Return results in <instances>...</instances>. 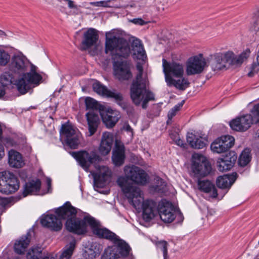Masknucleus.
Listing matches in <instances>:
<instances>
[{
	"label": "nucleus",
	"instance_id": "obj_40",
	"mask_svg": "<svg viewBox=\"0 0 259 259\" xmlns=\"http://www.w3.org/2000/svg\"><path fill=\"white\" fill-rule=\"evenodd\" d=\"M75 248V243L71 242L66 245L60 255V259H70Z\"/></svg>",
	"mask_w": 259,
	"mask_h": 259
},
{
	"label": "nucleus",
	"instance_id": "obj_7",
	"mask_svg": "<svg viewBox=\"0 0 259 259\" xmlns=\"http://www.w3.org/2000/svg\"><path fill=\"white\" fill-rule=\"evenodd\" d=\"M113 242L114 245L105 250L101 259H120L130 254L131 248L124 241L118 237Z\"/></svg>",
	"mask_w": 259,
	"mask_h": 259
},
{
	"label": "nucleus",
	"instance_id": "obj_24",
	"mask_svg": "<svg viewBox=\"0 0 259 259\" xmlns=\"http://www.w3.org/2000/svg\"><path fill=\"white\" fill-rule=\"evenodd\" d=\"M124 158V147L123 144L116 141L115 148L113 151L112 161L115 165L120 166L123 163Z\"/></svg>",
	"mask_w": 259,
	"mask_h": 259
},
{
	"label": "nucleus",
	"instance_id": "obj_31",
	"mask_svg": "<svg viewBox=\"0 0 259 259\" xmlns=\"http://www.w3.org/2000/svg\"><path fill=\"white\" fill-rule=\"evenodd\" d=\"M236 173L232 175H224L218 178L216 182L217 186L221 189L229 188L236 180Z\"/></svg>",
	"mask_w": 259,
	"mask_h": 259
},
{
	"label": "nucleus",
	"instance_id": "obj_26",
	"mask_svg": "<svg viewBox=\"0 0 259 259\" xmlns=\"http://www.w3.org/2000/svg\"><path fill=\"white\" fill-rule=\"evenodd\" d=\"M8 162L11 167L15 168L21 167L24 164L21 154L14 150L9 151Z\"/></svg>",
	"mask_w": 259,
	"mask_h": 259
},
{
	"label": "nucleus",
	"instance_id": "obj_36",
	"mask_svg": "<svg viewBox=\"0 0 259 259\" xmlns=\"http://www.w3.org/2000/svg\"><path fill=\"white\" fill-rule=\"evenodd\" d=\"M60 132L61 136L62 137H64L65 139L70 138L71 137L74 136V135L78 133L72 125L67 123L62 125Z\"/></svg>",
	"mask_w": 259,
	"mask_h": 259
},
{
	"label": "nucleus",
	"instance_id": "obj_32",
	"mask_svg": "<svg viewBox=\"0 0 259 259\" xmlns=\"http://www.w3.org/2000/svg\"><path fill=\"white\" fill-rule=\"evenodd\" d=\"M198 187L200 190L205 193H211V196L213 198L218 196L217 189L214 185L208 180L198 181Z\"/></svg>",
	"mask_w": 259,
	"mask_h": 259
},
{
	"label": "nucleus",
	"instance_id": "obj_30",
	"mask_svg": "<svg viewBox=\"0 0 259 259\" xmlns=\"http://www.w3.org/2000/svg\"><path fill=\"white\" fill-rule=\"evenodd\" d=\"M41 181L39 179L33 180L26 183L23 192L24 197L29 194H36L39 191Z\"/></svg>",
	"mask_w": 259,
	"mask_h": 259
},
{
	"label": "nucleus",
	"instance_id": "obj_2",
	"mask_svg": "<svg viewBox=\"0 0 259 259\" xmlns=\"http://www.w3.org/2000/svg\"><path fill=\"white\" fill-rule=\"evenodd\" d=\"M9 68L11 71L18 74H23L16 83L17 90L21 94H25L31 88L32 84H38L42 79L37 71V67L30 63L22 54H15L11 58Z\"/></svg>",
	"mask_w": 259,
	"mask_h": 259
},
{
	"label": "nucleus",
	"instance_id": "obj_64",
	"mask_svg": "<svg viewBox=\"0 0 259 259\" xmlns=\"http://www.w3.org/2000/svg\"><path fill=\"white\" fill-rule=\"evenodd\" d=\"M256 135L258 137H259V129L256 131Z\"/></svg>",
	"mask_w": 259,
	"mask_h": 259
},
{
	"label": "nucleus",
	"instance_id": "obj_34",
	"mask_svg": "<svg viewBox=\"0 0 259 259\" xmlns=\"http://www.w3.org/2000/svg\"><path fill=\"white\" fill-rule=\"evenodd\" d=\"M213 61L211 65L214 71L221 70L226 67L222 53H215L213 55Z\"/></svg>",
	"mask_w": 259,
	"mask_h": 259
},
{
	"label": "nucleus",
	"instance_id": "obj_60",
	"mask_svg": "<svg viewBox=\"0 0 259 259\" xmlns=\"http://www.w3.org/2000/svg\"><path fill=\"white\" fill-rule=\"evenodd\" d=\"M5 152L3 146L0 144V159L4 156Z\"/></svg>",
	"mask_w": 259,
	"mask_h": 259
},
{
	"label": "nucleus",
	"instance_id": "obj_56",
	"mask_svg": "<svg viewBox=\"0 0 259 259\" xmlns=\"http://www.w3.org/2000/svg\"><path fill=\"white\" fill-rule=\"evenodd\" d=\"M176 143L177 145H178V146H180L181 147H184V141L181 140L179 137H178L176 140Z\"/></svg>",
	"mask_w": 259,
	"mask_h": 259
},
{
	"label": "nucleus",
	"instance_id": "obj_5",
	"mask_svg": "<svg viewBox=\"0 0 259 259\" xmlns=\"http://www.w3.org/2000/svg\"><path fill=\"white\" fill-rule=\"evenodd\" d=\"M55 213L58 217L54 214H49L45 215L41 219L40 223L42 226L55 231H60L62 228L61 219H68V220H76L74 219L77 211L70 202H67L65 204L55 210Z\"/></svg>",
	"mask_w": 259,
	"mask_h": 259
},
{
	"label": "nucleus",
	"instance_id": "obj_58",
	"mask_svg": "<svg viewBox=\"0 0 259 259\" xmlns=\"http://www.w3.org/2000/svg\"><path fill=\"white\" fill-rule=\"evenodd\" d=\"M90 5L95 7H102V1L99 2H91Z\"/></svg>",
	"mask_w": 259,
	"mask_h": 259
},
{
	"label": "nucleus",
	"instance_id": "obj_38",
	"mask_svg": "<svg viewBox=\"0 0 259 259\" xmlns=\"http://www.w3.org/2000/svg\"><path fill=\"white\" fill-rule=\"evenodd\" d=\"M109 98H113L116 103L121 107L123 110L127 108V104L128 103L123 100L122 96L120 93L113 91Z\"/></svg>",
	"mask_w": 259,
	"mask_h": 259
},
{
	"label": "nucleus",
	"instance_id": "obj_11",
	"mask_svg": "<svg viewBox=\"0 0 259 259\" xmlns=\"http://www.w3.org/2000/svg\"><path fill=\"white\" fill-rule=\"evenodd\" d=\"M136 209H142V217L146 222H149L153 219L158 213L159 209L156 202L153 200L147 199L144 200V194H143V199L140 202V205L139 207L135 206L132 201H128Z\"/></svg>",
	"mask_w": 259,
	"mask_h": 259
},
{
	"label": "nucleus",
	"instance_id": "obj_4",
	"mask_svg": "<svg viewBox=\"0 0 259 259\" xmlns=\"http://www.w3.org/2000/svg\"><path fill=\"white\" fill-rule=\"evenodd\" d=\"M88 224L94 234L100 238H104L113 242L118 236L106 228H101L100 223L90 215L84 217L83 219L70 220L66 221V227L69 232L77 234H83L87 231Z\"/></svg>",
	"mask_w": 259,
	"mask_h": 259
},
{
	"label": "nucleus",
	"instance_id": "obj_25",
	"mask_svg": "<svg viewBox=\"0 0 259 259\" xmlns=\"http://www.w3.org/2000/svg\"><path fill=\"white\" fill-rule=\"evenodd\" d=\"M31 235L27 233L17 240L14 244V250L17 254H24L30 241Z\"/></svg>",
	"mask_w": 259,
	"mask_h": 259
},
{
	"label": "nucleus",
	"instance_id": "obj_19",
	"mask_svg": "<svg viewBox=\"0 0 259 259\" xmlns=\"http://www.w3.org/2000/svg\"><path fill=\"white\" fill-rule=\"evenodd\" d=\"M158 214L161 220L164 223H171L176 218V211L174 206L169 202L163 203L161 205Z\"/></svg>",
	"mask_w": 259,
	"mask_h": 259
},
{
	"label": "nucleus",
	"instance_id": "obj_15",
	"mask_svg": "<svg viewBox=\"0 0 259 259\" xmlns=\"http://www.w3.org/2000/svg\"><path fill=\"white\" fill-rule=\"evenodd\" d=\"M114 73L119 80H128L132 76L130 63L127 61H115L113 64Z\"/></svg>",
	"mask_w": 259,
	"mask_h": 259
},
{
	"label": "nucleus",
	"instance_id": "obj_20",
	"mask_svg": "<svg viewBox=\"0 0 259 259\" xmlns=\"http://www.w3.org/2000/svg\"><path fill=\"white\" fill-rule=\"evenodd\" d=\"M99 39L98 31L94 28H89L83 34L82 50H86L95 45Z\"/></svg>",
	"mask_w": 259,
	"mask_h": 259
},
{
	"label": "nucleus",
	"instance_id": "obj_48",
	"mask_svg": "<svg viewBox=\"0 0 259 259\" xmlns=\"http://www.w3.org/2000/svg\"><path fill=\"white\" fill-rule=\"evenodd\" d=\"M250 115L255 122H259V103L254 105L251 110Z\"/></svg>",
	"mask_w": 259,
	"mask_h": 259
},
{
	"label": "nucleus",
	"instance_id": "obj_6",
	"mask_svg": "<svg viewBox=\"0 0 259 259\" xmlns=\"http://www.w3.org/2000/svg\"><path fill=\"white\" fill-rule=\"evenodd\" d=\"M105 52L106 54L109 53L114 59L117 57L126 58L131 54V48L125 39L108 32L106 34Z\"/></svg>",
	"mask_w": 259,
	"mask_h": 259
},
{
	"label": "nucleus",
	"instance_id": "obj_21",
	"mask_svg": "<svg viewBox=\"0 0 259 259\" xmlns=\"http://www.w3.org/2000/svg\"><path fill=\"white\" fill-rule=\"evenodd\" d=\"M114 140L113 134L109 132L103 133L101 143L99 148L100 153L103 155H106L110 152Z\"/></svg>",
	"mask_w": 259,
	"mask_h": 259
},
{
	"label": "nucleus",
	"instance_id": "obj_29",
	"mask_svg": "<svg viewBox=\"0 0 259 259\" xmlns=\"http://www.w3.org/2000/svg\"><path fill=\"white\" fill-rule=\"evenodd\" d=\"M133 58L137 60L145 61L147 56L141 41L138 39L133 42Z\"/></svg>",
	"mask_w": 259,
	"mask_h": 259
},
{
	"label": "nucleus",
	"instance_id": "obj_35",
	"mask_svg": "<svg viewBox=\"0 0 259 259\" xmlns=\"http://www.w3.org/2000/svg\"><path fill=\"white\" fill-rule=\"evenodd\" d=\"M93 88L94 91L98 94L107 97H109L110 95L113 92L112 91L109 90L99 81H96L93 83Z\"/></svg>",
	"mask_w": 259,
	"mask_h": 259
},
{
	"label": "nucleus",
	"instance_id": "obj_51",
	"mask_svg": "<svg viewBox=\"0 0 259 259\" xmlns=\"http://www.w3.org/2000/svg\"><path fill=\"white\" fill-rule=\"evenodd\" d=\"M68 3V7L69 9H77V6L74 4L73 1L71 0H64Z\"/></svg>",
	"mask_w": 259,
	"mask_h": 259
},
{
	"label": "nucleus",
	"instance_id": "obj_63",
	"mask_svg": "<svg viewBox=\"0 0 259 259\" xmlns=\"http://www.w3.org/2000/svg\"><path fill=\"white\" fill-rule=\"evenodd\" d=\"M6 36V34L4 31L0 30V36Z\"/></svg>",
	"mask_w": 259,
	"mask_h": 259
},
{
	"label": "nucleus",
	"instance_id": "obj_12",
	"mask_svg": "<svg viewBox=\"0 0 259 259\" xmlns=\"http://www.w3.org/2000/svg\"><path fill=\"white\" fill-rule=\"evenodd\" d=\"M206 66V62L202 54L190 58L186 64L187 75H193L201 73Z\"/></svg>",
	"mask_w": 259,
	"mask_h": 259
},
{
	"label": "nucleus",
	"instance_id": "obj_13",
	"mask_svg": "<svg viewBox=\"0 0 259 259\" xmlns=\"http://www.w3.org/2000/svg\"><path fill=\"white\" fill-rule=\"evenodd\" d=\"M162 66L165 74V81L169 77H179L184 75V68L182 64L175 62H168L165 59L162 60Z\"/></svg>",
	"mask_w": 259,
	"mask_h": 259
},
{
	"label": "nucleus",
	"instance_id": "obj_3",
	"mask_svg": "<svg viewBox=\"0 0 259 259\" xmlns=\"http://www.w3.org/2000/svg\"><path fill=\"white\" fill-rule=\"evenodd\" d=\"M136 67L138 72L131 87V97L135 104L139 105L142 103V108L145 109L149 101L155 100V97L149 89L147 75H143L142 65L138 63Z\"/></svg>",
	"mask_w": 259,
	"mask_h": 259
},
{
	"label": "nucleus",
	"instance_id": "obj_52",
	"mask_svg": "<svg viewBox=\"0 0 259 259\" xmlns=\"http://www.w3.org/2000/svg\"><path fill=\"white\" fill-rule=\"evenodd\" d=\"M123 110L125 111L128 115H131L134 114V109L132 106L129 104H127V108L124 109Z\"/></svg>",
	"mask_w": 259,
	"mask_h": 259
},
{
	"label": "nucleus",
	"instance_id": "obj_42",
	"mask_svg": "<svg viewBox=\"0 0 259 259\" xmlns=\"http://www.w3.org/2000/svg\"><path fill=\"white\" fill-rule=\"evenodd\" d=\"M80 134L78 132L75 135H74L72 137L70 138L65 139L67 144L72 149H76L79 143V137Z\"/></svg>",
	"mask_w": 259,
	"mask_h": 259
},
{
	"label": "nucleus",
	"instance_id": "obj_27",
	"mask_svg": "<svg viewBox=\"0 0 259 259\" xmlns=\"http://www.w3.org/2000/svg\"><path fill=\"white\" fill-rule=\"evenodd\" d=\"M27 259H55L56 256L51 253H42L40 247L32 248L27 253Z\"/></svg>",
	"mask_w": 259,
	"mask_h": 259
},
{
	"label": "nucleus",
	"instance_id": "obj_46",
	"mask_svg": "<svg viewBox=\"0 0 259 259\" xmlns=\"http://www.w3.org/2000/svg\"><path fill=\"white\" fill-rule=\"evenodd\" d=\"M250 30L259 36V15L253 17L252 22L250 27Z\"/></svg>",
	"mask_w": 259,
	"mask_h": 259
},
{
	"label": "nucleus",
	"instance_id": "obj_33",
	"mask_svg": "<svg viewBox=\"0 0 259 259\" xmlns=\"http://www.w3.org/2000/svg\"><path fill=\"white\" fill-rule=\"evenodd\" d=\"M187 141L191 147L195 149H202L206 145L201 138H196V136L192 133L188 134Z\"/></svg>",
	"mask_w": 259,
	"mask_h": 259
},
{
	"label": "nucleus",
	"instance_id": "obj_9",
	"mask_svg": "<svg viewBox=\"0 0 259 259\" xmlns=\"http://www.w3.org/2000/svg\"><path fill=\"white\" fill-rule=\"evenodd\" d=\"M19 182L17 178L9 171L0 172V192L5 194H11L19 188Z\"/></svg>",
	"mask_w": 259,
	"mask_h": 259
},
{
	"label": "nucleus",
	"instance_id": "obj_43",
	"mask_svg": "<svg viewBox=\"0 0 259 259\" xmlns=\"http://www.w3.org/2000/svg\"><path fill=\"white\" fill-rule=\"evenodd\" d=\"M226 146L227 151L234 144L235 139L234 137L230 135L222 136L220 138Z\"/></svg>",
	"mask_w": 259,
	"mask_h": 259
},
{
	"label": "nucleus",
	"instance_id": "obj_55",
	"mask_svg": "<svg viewBox=\"0 0 259 259\" xmlns=\"http://www.w3.org/2000/svg\"><path fill=\"white\" fill-rule=\"evenodd\" d=\"M183 104H184V101H182L181 103H179V104L176 105V106H175L172 109L174 110L177 112L180 110L181 108L183 106Z\"/></svg>",
	"mask_w": 259,
	"mask_h": 259
},
{
	"label": "nucleus",
	"instance_id": "obj_14",
	"mask_svg": "<svg viewBox=\"0 0 259 259\" xmlns=\"http://www.w3.org/2000/svg\"><path fill=\"white\" fill-rule=\"evenodd\" d=\"M253 123H256L250 115L246 114L236 118L230 122L231 128L237 132L247 131Z\"/></svg>",
	"mask_w": 259,
	"mask_h": 259
},
{
	"label": "nucleus",
	"instance_id": "obj_57",
	"mask_svg": "<svg viewBox=\"0 0 259 259\" xmlns=\"http://www.w3.org/2000/svg\"><path fill=\"white\" fill-rule=\"evenodd\" d=\"M6 94L5 87L0 84V98L3 97Z\"/></svg>",
	"mask_w": 259,
	"mask_h": 259
},
{
	"label": "nucleus",
	"instance_id": "obj_50",
	"mask_svg": "<svg viewBox=\"0 0 259 259\" xmlns=\"http://www.w3.org/2000/svg\"><path fill=\"white\" fill-rule=\"evenodd\" d=\"M131 22L136 25L141 26L144 25L147 23L144 21L142 18H135L131 20Z\"/></svg>",
	"mask_w": 259,
	"mask_h": 259
},
{
	"label": "nucleus",
	"instance_id": "obj_53",
	"mask_svg": "<svg viewBox=\"0 0 259 259\" xmlns=\"http://www.w3.org/2000/svg\"><path fill=\"white\" fill-rule=\"evenodd\" d=\"M4 143L7 147L13 146L15 145V142L10 138L6 139Z\"/></svg>",
	"mask_w": 259,
	"mask_h": 259
},
{
	"label": "nucleus",
	"instance_id": "obj_47",
	"mask_svg": "<svg viewBox=\"0 0 259 259\" xmlns=\"http://www.w3.org/2000/svg\"><path fill=\"white\" fill-rule=\"evenodd\" d=\"M156 246L158 250L163 252L164 259H167V243L165 241H160L156 243Z\"/></svg>",
	"mask_w": 259,
	"mask_h": 259
},
{
	"label": "nucleus",
	"instance_id": "obj_44",
	"mask_svg": "<svg viewBox=\"0 0 259 259\" xmlns=\"http://www.w3.org/2000/svg\"><path fill=\"white\" fill-rule=\"evenodd\" d=\"M10 55L4 50L0 48V66H5L10 61Z\"/></svg>",
	"mask_w": 259,
	"mask_h": 259
},
{
	"label": "nucleus",
	"instance_id": "obj_18",
	"mask_svg": "<svg viewBox=\"0 0 259 259\" xmlns=\"http://www.w3.org/2000/svg\"><path fill=\"white\" fill-rule=\"evenodd\" d=\"M100 111L88 112L85 114L87 118L89 136L94 135L97 131L99 124H100Z\"/></svg>",
	"mask_w": 259,
	"mask_h": 259
},
{
	"label": "nucleus",
	"instance_id": "obj_61",
	"mask_svg": "<svg viewBox=\"0 0 259 259\" xmlns=\"http://www.w3.org/2000/svg\"><path fill=\"white\" fill-rule=\"evenodd\" d=\"M125 129L127 132H132V128L131 126L128 124L125 126Z\"/></svg>",
	"mask_w": 259,
	"mask_h": 259
},
{
	"label": "nucleus",
	"instance_id": "obj_1",
	"mask_svg": "<svg viewBox=\"0 0 259 259\" xmlns=\"http://www.w3.org/2000/svg\"><path fill=\"white\" fill-rule=\"evenodd\" d=\"M124 172L125 176L119 177L117 183L128 200L132 201L136 207H139L143 199V193L130 180L136 184L144 185L147 183L148 175L144 170L136 166H125Z\"/></svg>",
	"mask_w": 259,
	"mask_h": 259
},
{
	"label": "nucleus",
	"instance_id": "obj_23",
	"mask_svg": "<svg viewBox=\"0 0 259 259\" xmlns=\"http://www.w3.org/2000/svg\"><path fill=\"white\" fill-rule=\"evenodd\" d=\"M165 81L168 87H174L180 91L185 90L190 84L188 79L184 77L183 75L181 77L174 78L169 77Z\"/></svg>",
	"mask_w": 259,
	"mask_h": 259
},
{
	"label": "nucleus",
	"instance_id": "obj_59",
	"mask_svg": "<svg viewBox=\"0 0 259 259\" xmlns=\"http://www.w3.org/2000/svg\"><path fill=\"white\" fill-rule=\"evenodd\" d=\"M98 246H99V245H97V244H96V245H95V249H96V250H95V251H94V253H93V254H92V255H93L94 257H95L97 255H99L100 254V251L99 248H98L97 249H96V247H97Z\"/></svg>",
	"mask_w": 259,
	"mask_h": 259
},
{
	"label": "nucleus",
	"instance_id": "obj_37",
	"mask_svg": "<svg viewBox=\"0 0 259 259\" xmlns=\"http://www.w3.org/2000/svg\"><path fill=\"white\" fill-rule=\"evenodd\" d=\"M210 148L213 152L217 153H221L227 151L226 146L220 138L216 139L211 144Z\"/></svg>",
	"mask_w": 259,
	"mask_h": 259
},
{
	"label": "nucleus",
	"instance_id": "obj_62",
	"mask_svg": "<svg viewBox=\"0 0 259 259\" xmlns=\"http://www.w3.org/2000/svg\"><path fill=\"white\" fill-rule=\"evenodd\" d=\"M47 183L48 187V188L51 187V180L50 178H47Z\"/></svg>",
	"mask_w": 259,
	"mask_h": 259
},
{
	"label": "nucleus",
	"instance_id": "obj_41",
	"mask_svg": "<svg viewBox=\"0 0 259 259\" xmlns=\"http://www.w3.org/2000/svg\"><path fill=\"white\" fill-rule=\"evenodd\" d=\"M85 104L88 112L100 111L98 102L93 98L87 97L85 100Z\"/></svg>",
	"mask_w": 259,
	"mask_h": 259
},
{
	"label": "nucleus",
	"instance_id": "obj_17",
	"mask_svg": "<svg viewBox=\"0 0 259 259\" xmlns=\"http://www.w3.org/2000/svg\"><path fill=\"white\" fill-rule=\"evenodd\" d=\"M111 172L106 166H99L98 171L93 174L95 186L97 187H103L106 182L110 179Z\"/></svg>",
	"mask_w": 259,
	"mask_h": 259
},
{
	"label": "nucleus",
	"instance_id": "obj_10",
	"mask_svg": "<svg viewBox=\"0 0 259 259\" xmlns=\"http://www.w3.org/2000/svg\"><path fill=\"white\" fill-rule=\"evenodd\" d=\"M192 170L196 177H203L210 172L211 166L205 157L194 153L192 158Z\"/></svg>",
	"mask_w": 259,
	"mask_h": 259
},
{
	"label": "nucleus",
	"instance_id": "obj_54",
	"mask_svg": "<svg viewBox=\"0 0 259 259\" xmlns=\"http://www.w3.org/2000/svg\"><path fill=\"white\" fill-rule=\"evenodd\" d=\"M177 112L175 110H174L172 109H171L168 113L167 116L168 120L167 121V122H169V120H170L172 118L175 116Z\"/></svg>",
	"mask_w": 259,
	"mask_h": 259
},
{
	"label": "nucleus",
	"instance_id": "obj_49",
	"mask_svg": "<svg viewBox=\"0 0 259 259\" xmlns=\"http://www.w3.org/2000/svg\"><path fill=\"white\" fill-rule=\"evenodd\" d=\"M113 1L108 0V1H102V7H115V8H119V6L117 5H114L112 4Z\"/></svg>",
	"mask_w": 259,
	"mask_h": 259
},
{
	"label": "nucleus",
	"instance_id": "obj_8",
	"mask_svg": "<svg viewBox=\"0 0 259 259\" xmlns=\"http://www.w3.org/2000/svg\"><path fill=\"white\" fill-rule=\"evenodd\" d=\"M71 155L78 162L79 165L86 171H89L92 164H95L101 159L95 150L72 152Z\"/></svg>",
	"mask_w": 259,
	"mask_h": 259
},
{
	"label": "nucleus",
	"instance_id": "obj_39",
	"mask_svg": "<svg viewBox=\"0 0 259 259\" xmlns=\"http://www.w3.org/2000/svg\"><path fill=\"white\" fill-rule=\"evenodd\" d=\"M251 157L249 149H246L244 150L240 155L238 162L239 164L241 166H246L250 161Z\"/></svg>",
	"mask_w": 259,
	"mask_h": 259
},
{
	"label": "nucleus",
	"instance_id": "obj_28",
	"mask_svg": "<svg viewBox=\"0 0 259 259\" xmlns=\"http://www.w3.org/2000/svg\"><path fill=\"white\" fill-rule=\"evenodd\" d=\"M237 157L235 155L230 156L226 155L224 158L219 159L218 163V169L221 171L230 170L236 161Z\"/></svg>",
	"mask_w": 259,
	"mask_h": 259
},
{
	"label": "nucleus",
	"instance_id": "obj_45",
	"mask_svg": "<svg viewBox=\"0 0 259 259\" xmlns=\"http://www.w3.org/2000/svg\"><path fill=\"white\" fill-rule=\"evenodd\" d=\"M1 81L4 85H7L13 82L14 77L12 73L6 72L1 76Z\"/></svg>",
	"mask_w": 259,
	"mask_h": 259
},
{
	"label": "nucleus",
	"instance_id": "obj_22",
	"mask_svg": "<svg viewBox=\"0 0 259 259\" xmlns=\"http://www.w3.org/2000/svg\"><path fill=\"white\" fill-rule=\"evenodd\" d=\"M102 116L103 122L109 128L113 127L121 117L118 111L111 108H107L105 110V114H102Z\"/></svg>",
	"mask_w": 259,
	"mask_h": 259
},
{
	"label": "nucleus",
	"instance_id": "obj_16",
	"mask_svg": "<svg viewBox=\"0 0 259 259\" xmlns=\"http://www.w3.org/2000/svg\"><path fill=\"white\" fill-rule=\"evenodd\" d=\"M250 51L249 49H246L239 56H235L232 52H227L222 53L225 64L228 63L231 65L236 66L240 65L249 56Z\"/></svg>",
	"mask_w": 259,
	"mask_h": 259
}]
</instances>
